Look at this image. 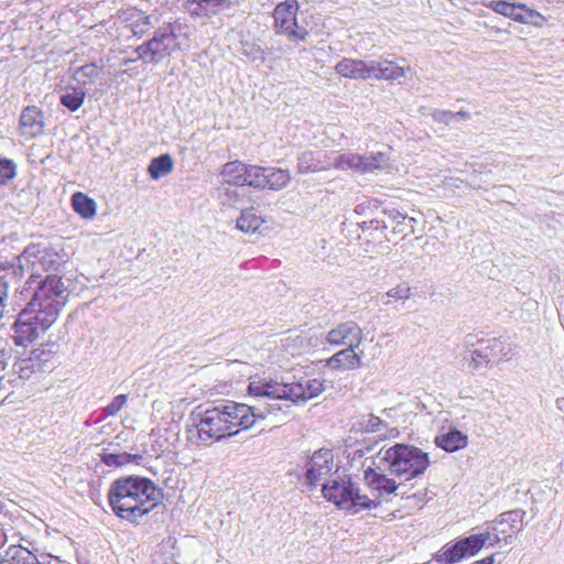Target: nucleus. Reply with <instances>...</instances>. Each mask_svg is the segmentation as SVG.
<instances>
[{
    "instance_id": "obj_7",
    "label": "nucleus",
    "mask_w": 564,
    "mask_h": 564,
    "mask_svg": "<svg viewBox=\"0 0 564 564\" xmlns=\"http://www.w3.org/2000/svg\"><path fill=\"white\" fill-rule=\"evenodd\" d=\"M300 4L297 0H285L273 10V29L276 34L284 35L292 43L306 42L310 33L297 23Z\"/></svg>"
},
{
    "instance_id": "obj_37",
    "label": "nucleus",
    "mask_w": 564,
    "mask_h": 564,
    "mask_svg": "<svg viewBox=\"0 0 564 564\" xmlns=\"http://www.w3.org/2000/svg\"><path fill=\"white\" fill-rule=\"evenodd\" d=\"M390 166V159L383 152L373 153L366 156V164H364V173H370L378 170H384Z\"/></svg>"
},
{
    "instance_id": "obj_42",
    "label": "nucleus",
    "mask_w": 564,
    "mask_h": 564,
    "mask_svg": "<svg viewBox=\"0 0 564 564\" xmlns=\"http://www.w3.org/2000/svg\"><path fill=\"white\" fill-rule=\"evenodd\" d=\"M480 347L471 352V361L474 368L487 367L492 358H496L495 352H484Z\"/></svg>"
},
{
    "instance_id": "obj_26",
    "label": "nucleus",
    "mask_w": 564,
    "mask_h": 564,
    "mask_svg": "<svg viewBox=\"0 0 564 564\" xmlns=\"http://www.w3.org/2000/svg\"><path fill=\"white\" fill-rule=\"evenodd\" d=\"M35 555L21 545H10L3 553H0V564H31Z\"/></svg>"
},
{
    "instance_id": "obj_45",
    "label": "nucleus",
    "mask_w": 564,
    "mask_h": 564,
    "mask_svg": "<svg viewBox=\"0 0 564 564\" xmlns=\"http://www.w3.org/2000/svg\"><path fill=\"white\" fill-rule=\"evenodd\" d=\"M495 563V556L489 555L484 557L482 560L476 561L474 564H494Z\"/></svg>"
},
{
    "instance_id": "obj_44",
    "label": "nucleus",
    "mask_w": 564,
    "mask_h": 564,
    "mask_svg": "<svg viewBox=\"0 0 564 564\" xmlns=\"http://www.w3.org/2000/svg\"><path fill=\"white\" fill-rule=\"evenodd\" d=\"M411 294V288L405 282L398 284L387 292V295L395 301H405L410 299Z\"/></svg>"
},
{
    "instance_id": "obj_28",
    "label": "nucleus",
    "mask_w": 564,
    "mask_h": 564,
    "mask_svg": "<svg viewBox=\"0 0 564 564\" xmlns=\"http://www.w3.org/2000/svg\"><path fill=\"white\" fill-rule=\"evenodd\" d=\"M364 164H366L365 155L344 153L335 159L333 167L340 171L351 170L354 172L364 173Z\"/></svg>"
},
{
    "instance_id": "obj_18",
    "label": "nucleus",
    "mask_w": 564,
    "mask_h": 564,
    "mask_svg": "<svg viewBox=\"0 0 564 564\" xmlns=\"http://www.w3.org/2000/svg\"><path fill=\"white\" fill-rule=\"evenodd\" d=\"M356 347H346L326 360V366L337 371L356 370L362 366V354L355 351Z\"/></svg>"
},
{
    "instance_id": "obj_46",
    "label": "nucleus",
    "mask_w": 564,
    "mask_h": 564,
    "mask_svg": "<svg viewBox=\"0 0 564 564\" xmlns=\"http://www.w3.org/2000/svg\"><path fill=\"white\" fill-rule=\"evenodd\" d=\"M4 541H6V534L2 531H0V547L3 545Z\"/></svg>"
},
{
    "instance_id": "obj_6",
    "label": "nucleus",
    "mask_w": 564,
    "mask_h": 564,
    "mask_svg": "<svg viewBox=\"0 0 564 564\" xmlns=\"http://www.w3.org/2000/svg\"><path fill=\"white\" fill-rule=\"evenodd\" d=\"M323 497L339 510L358 513L362 510L377 507L372 499L359 492L358 487L347 475L330 479L323 485Z\"/></svg>"
},
{
    "instance_id": "obj_36",
    "label": "nucleus",
    "mask_w": 564,
    "mask_h": 564,
    "mask_svg": "<svg viewBox=\"0 0 564 564\" xmlns=\"http://www.w3.org/2000/svg\"><path fill=\"white\" fill-rule=\"evenodd\" d=\"M488 539V533H480L471 534L465 539H462L460 542L465 549L467 556H474L484 547Z\"/></svg>"
},
{
    "instance_id": "obj_47",
    "label": "nucleus",
    "mask_w": 564,
    "mask_h": 564,
    "mask_svg": "<svg viewBox=\"0 0 564 564\" xmlns=\"http://www.w3.org/2000/svg\"><path fill=\"white\" fill-rule=\"evenodd\" d=\"M457 115L463 117V118H468L469 117L468 113L464 112V111H458Z\"/></svg>"
},
{
    "instance_id": "obj_30",
    "label": "nucleus",
    "mask_w": 564,
    "mask_h": 564,
    "mask_svg": "<svg viewBox=\"0 0 564 564\" xmlns=\"http://www.w3.org/2000/svg\"><path fill=\"white\" fill-rule=\"evenodd\" d=\"M100 459L108 467L119 468V467L127 466L134 462L138 463L139 460L142 459V455L130 454L127 452L109 453L107 451H104L100 454Z\"/></svg>"
},
{
    "instance_id": "obj_33",
    "label": "nucleus",
    "mask_w": 564,
    "mask_h": 564,
    "mask_svg": "<svg viewBox=\"0 0 564 564\" xmlns=\"http://www.w3.org/2000/svg\"><path fill=\"white\" fill-rule=\"evenodd\" d=\"M262 224L263 219L253 208L245 209L237 219V228L243 232H254Z\"/></svg>"
},
{
    "instance_id": "obj_40",
    "label": "nucleus",
    "mask_w": 564,
    "mask_h": 564,
    "mask_svg": "<svg viewBox=\"0 0 564 564\" xmlns=\"http://www.w3.org/2000/svg\"><path fill=\"white\" fill-rule=\"evenodd\" d=\"M17 174V166L10 159L0 158V186L7 184Z\"/></svg>"
},
{
    "instance_id": "obj_38",
    "label": "nucleus",
    "mask_w": 564,
    "mask_h": 564,
    "mask_svg": "<svg viewBox=\"0 0 564 564\" xmlns=\"http://www.w3.org/2000/svg\"><path fill=\"white\" fill-rule=\"evenodd\" d=\"M325 170L322 163L315 158L312 151L304 152L299 159V171L301 173H311Z\"/></svg>"
},
{
    "instance_id": "obj_48",
    "label": "nucleus",
    "mask_w": 564,
    "mask_h": 564,
    "mask_svg": "<svg viewBox=\"0 0 564 564\" xmlns=\"http://www.w3.org/2000/svg\"><path fill=\"white\" fill-rule=\"evenodd\" d=\"M31 564H41V563L39 562V560H37V558H35V560L33 561V563H31Z\"/></svg>"
},
{
    "instance_id": "obj_10",
    "label": "nucleus",
    "mask_w": 564,
    "mask_h": 564,
    "mask_svg": "<svg viewBox=\"0 0 564 564\" xmlns=\"http://www.w3.org/2000/svg\"><path fill=\"white\" fill-rule=\"evenodd\" d=\"M300 388H292V383H281L265 378H253L248 387V391L254 397H267L273 400H290L296 397Z\"/></svg>"
},
{
    "instance_id": "obj_17",
    "label": "nucleus",
    "mask_w": 564,
    "mask_h": 564,
    "mask_svg": "<svg viewBox=\"0 0 564 564\" xmlns=\"http://www.w3.org/2000/svg\"><path fill=\"white\" fill-rule=\"evenodd\" d=\"M344 78L354 80L370 79V62L359 58L344 57L334 67Z\"/></svg>"
},
{
    "instance_id": "obj_12",
    "label": "nucleus",
    "mask_w": 564,
    "mask_h": 564,
    "mask_svg": "<svg viewBox=\"0 0 564 564\" xmlns=\"http://www.w3.org/2000/svg\"><path fill=\"white\" fill-rule=\"evenodd\" d=\"M384 214L388 216L387 221L371 220L370 224L373 225L376 229L382 227V229L388 230L384 235L387 240H402L412 232L413 226L411 223L413 219H410L408 215L395 209L384 210Z\"/></svg>"
},
{
    "instance_id": "obj_4",
    "label": "nucleus",
    "mask_w": 564,
    "mask_h": 564,
    "mask_svg": "<svg viewBox=\"0 0 564 564\" xmlns=\"http://www.w3.org/2000/svg\"><path fill=\"white\" fill-rule=\"evenodd\" d=\"M382 459L392 475L411 480L423 475L430 466L429 454L408 444H394L384 449Z\"/></svg>"
},
{
    "instance_id": "obj_19",
    "label": "nucleus",
    "mask_w": 564,
    "mask_h": 564,
    "mask_svg": "<svg viewBox=\"0 0 564 564\" xmlns=\"http://www.w3.org/2000/svg\"><path fill=\"white\" fill-rule=\"evenodd\" d=\"M365 482L368 489L377 498H383L391 495L398 488L394 479L389 478L386 474L379 473L372 468L365 470Z\"/></svg>"
},
{
    "instance_id": "obj_31",
    "label": "nucleus",
    "mask_w": 564,
    "mask_h": 564,
    "mask_svg": "<svg viewBox=\"0 0 564 564\" xmlns=\"http://www.w3.org/2000/svg\"><path fill=\"white\" fill-rule=\"evenodd\" d=\"M300 388L296 392V397L293 398V402L307 401L317 397L323 391V383L317 380H306L305 382H292V388Z\"/></svg>"
},
{
    "instance_id": "obj_20",
    "label": "nucleus",
    "mask_w": 564,
    "mask_h": 564,
    "mask_svg": "<svg viewBox=\"0 0 564 564\" xmlns=\"http://www.w3.org/2000/svg\"><path fill=\"white\" fill-rule=\"evenodd\" d=\"M120 19L124 23L126 28L130 29L131 32L137 36H142L151 29L152 22L151 17L144 11L131 7L121 11Z\"/></svg>"
},
{
    "instance_id": "obj_14",
    "label": "nucleus",
    "mask_w": 564,
    "mask_h": 564,
    "mask_svg": "<svg viewBox=\"0 0 564 564\" xmlns=\"http://www.w3.org/2000/svg\"><path fill=\"white\" fill-rule=\"evenodd\" d=\"M334 467V455L329 449L315 452L308 463L306 477L311 486H316L324 477L328 476Z\"/></svg>"
},
{
    "instance_id": "obj_27",
    "label": "nucleus",
    "mask_w": 564,
    "mask_h": 564,
    "mask_svg": "<svg viewBox=\"0 0 564 564\" xmlns=\"http://www.w3.org/2000/svg\"><path fill=\"white\" fill-rule=\"evenodd\" d=\"M464 557H467V554L460 540H457L455 542L445 544L440 550L435 560L441 564H455L462 561Z\"/></svg>"
},
{
    "instance_id": "obj_16",
    "label": "nucleus",
    "mask_w": 564,
    "mask_h": 564,
    "mask_svg": "<svg viewBox=\"0 0 564 564\" xmlns=\"http://www.w3.org/2000/svg\"><path fill=\"white\" fill-rule=\"evenodd\" d=\"M487 8L503 17L510 18L517 22H525L528 18L540 15L534 9L528 8L523 3H511L505 0H494L486 4Z\"/></svg>"
},
{
    "instance_id": "obj_43",
    "label": "nucleus",
    "mask_w": 564,
    "mask_h": 564,
    "mask_svg": "<svg viewBox=\"0 0 564 564\" xmlns=\"http://www.w3.org/2000/svg\"><path fill=\"white\" fill-rule=\"evenodd\" d=\"M128 401L127 394L116 395L112 401L104 409L107 416H116Z\"/></svg>"
},
{
    "instance_id": "obj_25",
    "label": "nucleus",
    "mask_w": 564,
    "mask_h": 564,
    "mask_svg": "<svg viewBox=\"0 0 564 564\" xmlns=\"http://www.w3.org/2000/svg\"><path fill=\"white\" fill-rule=\"evenodd\" d=\"M74 212L84 219H93L97 214V204L87 194L75 192L70 197Z\"/></svg>"
},
{
    "instance_id": "obj_3",
    "label": "nucleus",
    "mask_w": 564,
    "mask_h": 564,
    "mask_svg": "<svg viewBox=\"0 0 564 564\" xmlns=\"http://www.w3.org/2000/svg\"><path fill=\"white\" fill-rule=\"evenodd\" d=\"M107 500L120 520L139 525L161 502V490L153 480L138 475L115 479L108 489Z\"/></svg>"
},
{
    "instance_id": "obj_29",
    "label": "nucleus",
    "mask_w": 564,
    "mask_h": 564,
    "mask_svg": "<svg viewBox=\"0 0 564 564\" xmlns=\"http://www.w3.org/2000/svg\"><path fill=\"white\" fill-rule=\"evenodd\" d=\"M246 167L247 164L238 160L226 163L221 170L225 183L241 187Z\"/></svg>"
},
{
    "instance_id": "obj_35",
    "label": "nucleus",
    "mask_w": 564,
    "mask_h": 564,
    "mask_svg": "<svg viewBox=\"0 0 564 564\" xmlns=\"http://www.w3.org/2000/svg\"><path fill=\"white\" fill-rule=\"evenodd\" d=\"M263 173L264 166L247 164L246 173L242 180V186H249L257 189H261L263 182Z\"/></svg>"
},
{
    "instance_id": "obj_13",
    "label": "nucleus",
    "mask_w": 564,
    "mask_h": 564,
    "mask_svg": "<svg viewBox=\"0 0 564 564\" xmlns=\"http://www.w3.org/2000/svg\"><path fill=\"white\" fill-rule=\"evenodd\" d=\"M362 339V329L352 321L338 324L326 336L327 343L333 346L358 347Z\"/></svg>"
},
{
    "instance_id": "obj_41",
    "label": "nucleus",
    "mask_w": 564,
    "mask_h": 564,
    "mask_svg": "<svg viewBox=\"0 0 564 564\" xmlns=\"http://www.w3.org/2000/svg\"><path fill=\"white\" fill-rule=\"evenodd\" d=\"M83 77L87 78V83H94L102 74V66L97 63H88L77 69ZM86 84V82H84Z\"/></svg>"
},
{
    "instance_id": "obj_5",
    "label": "nucleus",
    "mask_w": 564,
    "mask_h": 564,
    "mask_svg": "<svg viewBox=\"0 0 564 564\" xmlns=\"http://www.w3.org/2000/svg\"><path fill=\"white\" fill-rule=\"evenodd\" d=\"M183 28V23L178 20L164 23L153 37L137 47L135 52L139 58L156 64L174 52L181 51V39L189 40L187 33H181Z\"/></svg>"
},
{
    "instance_id": "obj_1",
    "label": "nucleus",
    "mask_w": 564,
    "mask_h": 564,
    "mask_svg": "<svg viewBox=\"0 0 564 564\" xmlns=\"http://www.w3.org/2000/svg\"><path fill=\"white\" fill-rule=\"evenodd\" d=\"M66 292L61 276L50 274L45 278L12 324L14 345L28 347L47 332L67 301Z\"/></svg>"
},
{
    "instance_id": "obj_11",
    "label": "nucleus",
    "mask_w": 564,
    "mask_h": 564,
    "mask_svg": "<svg viewBox=\"0 0 564 564\" xmlns=\"http://www.w3.org/2000/svg\"><path fill=\"white\" fill-rule=\"evenodd\" d=\"M223 410L226 414L227 422L230 425V430L234 435H237L241 431L249 430L257 421V414L254 409L245 403H238L229 401L223 404Z\"/></svg>"
},
{
    "instance_id": "obj_21",
    "label": "nucleus",
    "mask_w": 564,
    "mask_h": 564,
    "mask_svg": "<svg viewBox=\"0 0 564 564\" xmlns=\"http://www.w3.org/2000/svg\"><path fill=\"white\" fill-rule=\"evenodd\" d=\"M230 6V0H188L185 8L193 18H212Z\"/></svg>"
},
{
    "instance_id": "obj_2",
    "label": "nucleus",
    "mask_w": 564,
    "mask_h": 564,
    "mask_svg": "<svg viewBox=\"0 0 564 564\" xmlns=\"http://www.w3.org/2000/svg\"><path fill=\"white\" fill-rule=\"evenodd\" d=\"M66 292L61 276L50 274L45 278L12 324L14 345L28 347L47 332L67 301Z\"/></svg>"
},
{
    "instance_id": "obj_32",
    "label": "nucleus",
    "mask_w": 564,
    "mask_h": 564,
    "mask_svg": "<svg viewBox=\"0 0 564 564\" xmlns=\"http://www.w3.org/2000/svg\"><path fill=\"white\" fill-rule=\"evenodd\" d=\"M173 159L170 154H162L151 160L148 172L153 180H159L162 176L170 174L173 171Z\"/></svg>"
},
{
    "instance_id": "obj_34",
    "label": "nucleus",
    "mask_w": 564,
    "mask_h": 564,
    "mask_svg": "<svg viewBox=\"0 0 564 564\" xmlns=\"http://www.w3.org/2000/svg\"><path fill=\"white\" fill-rule=\"evenodd\" d=\"M85 98V90L79 87H74L70 91H67L61 97V104L70 111H76L83 106Z\"/></svg>"
},
{
    "instance_id": "obj_9",
    "label": "nucleus",
    "mask_w": 564,
    "mask_h": 564,
    "mask_svg": "<svg viewBox=\"0 0 564 564\" xmlns=\"http://www.w3.org/2000/svg\"><path fill=\"white\" fill-rule=\"evenodd\" d=\"M20 262L22 267L31 271V278H35L55 269L59 262V254L51 247L33 243L25 248L20 257Z\"/></svg>"
},
{
    "instance_id": "obj_24",
    "label": "nucleus",
    "mask_w": 564,
    "mask_h": 564,
    "mask_svg": "<svg viewBox=\"0 0 564 564\" xmlns=\"http://www.w3.org/2000/svg\"><path fill=\"white\" fill-rule=\"evenodd\" d=\"M435 444L442 449L453 453L465 448L468 444V437L460 431L453 429L435 437Z\"/></svg>"
},
{
    "instance_id": "obj_39",
    "label": "nucleus",
    "mask_w": 564,
    "mask_h": 564,
    "mask_svg": "<svg viewBox=\"0 0 564 564\" xmlns=\"http://www.w3.org/2000/svg\"><path fill=\"white\" fill-rule=\"evenodd\" d=\"M478 344L484 349V352H495L496 358L502 359L508 355V352L503 351L505 344L498 338L481 339Z\"/></svg>"
},
{
    "instance_id": "obj_23",
    "label": "nucleus",
    "mask_w": 564,
    "mask_h": 564,
    "mask_svg": "<svg viewBox=\"0 0 564 564\" xmlns=\"http://www.w3.org/2000/svg\"><path fill=\"white\" fill-rule=\"evenodd\" d=\"M262 175L263 182L261 189L281 191L291 182V173L286 169L264 167Z\"/></svg>"
},
{
    "instance_id": "obj_8",
    "label": "nucleus",
    "mask_w": 564,
    "mask_h": 564,
    "mask_svg": "<svg viewBox=\"0 0 564 564\" xmlns=\"http://www.w3.org/2000/svg\"><path fill=\"white\" fill-rule=\"evenodd\" d=\"M223 406H214L200 414V419L196 425L197 435L204 443L212 444L232 436Z\"/></svg>"
},
{
    "instance_id": "obj_15",
    "label": "nucleus",
    "mask_w": 564,
    "mask_h": 564,
    "mask_svg": "<svg viewBox=\"0 0 564 564\" xmlns=\"http://www.w3.org/2000/svg\"><path fill=\"white\" fill-rule=\"evenodd\" d=\"M44 130L45 116L43 110L36 106L23 108L19 120L20 134L25 138H36L43 134Z\"/></svg>"
},
{
    "instance_id": "obj_22",
    "label": "nucleus",
    "mask_w": 564,
    "mask_h": 564,
    "mask_svg": "<svg viewBox=\"0 0 564 564\" xmlns=\"http://www.w3.org/2000/svg\"><path fill=\"white\" fill-rule=\"evenodd\" d=\"M405 76V68L397 65L394 62L386 61L379 63L370 61V79L377 80H397Z\"/></svg>"
}]
</instances>
